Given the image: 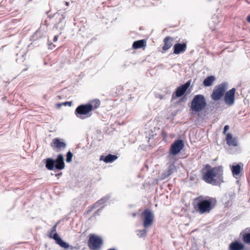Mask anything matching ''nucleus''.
<instances>
[{
    "mask_svg": "<svg viewBox=\"0 0 250 250\" xmlns=\"http://www.w3.org/2000/svg\"><path fill=\"white\" fill-rule=\"evenodd\" d=\"M137 235L140 238L145 237L146 235L147 231L146 229H138L136 231Z\"/></svg>",
    "mask_w": 250,
    "mask_h": 250,
    "instance_id": "nucleus-26",
    "label": "nucleus"
},
{
    "mask_svg": "<svg viewBox=\"0 0 250 250\" xmlns=\"http://www.w3.org/2000/svg\"><path fill=\"white\" fill-rule=\"evenodd\" d=\"M58 37H59L58 35H56L54 36V39H53L54 42H56L58 41Z\"/></svg>",
    "mask_w": 250,
    "mask_h": 250,
    "instance_id": "nucleus-31",
    "label": "nucleus"
},
{
    "mask_svg": "<svg viewBox=\"0 0 250 250\" xmlns=\"http://www.w3.org/2000/svg\"><path fill=\"white\" fill-rule=\"evenodd\" d=\"M143 219V226L145 228L150 227L153 222L154 216L152 211L149 209H145L141 214Z\"/></svg>",
    "mask_w": 250,
    "mask_h": 250,
    "instance_id": "nucleus-6",
    "label": "nucleus"
},
{
    "mask_svg": "<svg viewBox=\"0 0 250 250\" xmlns=\"http://www.w3.org/2000/svg\"><path fill=\"white\" fill-rule=\"evenodd\" d=\"M145 45L146 42L144 40H142L134 42L133 43L132 47L134 49H138L143 47Z\"/></svg>",
    "mask_w": 250,
    "mask_h": 250,
    "instance_id": "nucleus-24",
    "label": "nucleus"
},
{
    "mask_svg": "<svg viewBox=\"0 0 250 250\" xmlns=\"http://www.w3.org/2000/svg\"><path fill=\"white\" fill-rule=\"evenodd\" d=\"M55 16L58 19L56 24V28L62 29L65 25L64 17L63 15L55 14Z\"/></svg>",
    "mask_w": 250,
    "mask_h": 250,
    "instance_id": "nucleus-18",
    "label": "nucleus"
},
{
    "mask_svg": "<svg viewBox=\"0 0 250 250\" xmlns=\"http://www.w3.org/2000/svg\"><path fill=\"white\" fill-rule=\"evenodd\" d=\"M102 244V239L95 235H91L88 242V247L91 250H98Z\"/></svg>",
    "mask_w": 250,
    "mask_h": 250,
    "instance_id": "nucleus-9",
    "label": "nucleus"
},
{
    "mask_svg": "<svg viewBox=\"0 0 250 250\" xmlns=\"http://www.w3.org/2000/svg\"><path fill=\"white\" fill-rule=\"evenodd\" d=\"M62 172H60V173H58V174H55V176H56V177H59V176H60L61 175H62Z\"/></svg>",
    "mask_w": 250,
    "mask_h": 250,
    "instance_id": "nucleus-33",
    "label": "nucleus"
},
{
    "mask_svg": "<svg viewBox=\"0 0 250 250\" xmlns=\"http://www.w3.org/2000/svg\"><path fill=\"white\" fill-rule=\"evenodd\" d=\"M243 240L245 243L250 244V232L243 235Z\"/></svg>",
    "mask_w": 250,
    "mask_h": 250,
    "instance_id": "nucleus-27",
    "label": "nucleus"
},
{
    "mask_svg": "<svg viewBox=\"0 0 250 250\" xmlns=\"http://www.w3.org/2000/svg\"><path fill=\"white\" fill-rule=\"evenodd\" d=\"M242 164H238L235 166H232L231 168L232 173L233 175H238L241 171V166Z\"/></svg>",
    "mask_w": 250,
    "mask_h": 250,
    "instance_id": "nucleus-25",
    "label": "nucleus"
},
{
    "mask_svg": "<svg viewBox=\"0 0 250 250\" xmlns=\"http://www.w3.org/2000/svg\"><path fill=\"white\" fill-rule=\"evenodd\" d=\"M215 80V78L213 76H210L207 77L203 81V84L206 86H211L214 81Z\"/></svg>",
    "mask_w": 250,
    "mask_h": 250,
    "instance_id": "nucleus-23",
    "label": "nucleus"
},
{
    "mask_svg": "<svg viewBox=\"0 0 250 250\" xmlns=\"http://www.w3.org/2000/svg\"><path fill=\"white\" fill-rule=\"evenodd\" d=\"M184 144L182 140L175 141L170 147V153L173 155L177 154L184 147Z\"/></svg>",
    "mask_w": 250,
    "mask_h": 250,
    "instance_id": "nucleus-10",
    "label": "nucleus"
},
{
    "mask_svg": "<svg viewBox=\"0 0 250 250\" xmlns=\"http://www.w3.org/2000/svg\"><path fill=\"white\" fill-rule=\"evenodd\" d=\"M108 199V198L107 197H104V198L101 199V200H99L93 205L90 211H91L93 209H95L96 208H100L97 209L95 213H96L97 212H99L104 208L103 205L105 202V201L107 200Z\"/></svg>",
    "mask_w": 250,
    "mask_h": 250,
    "instance_id": "nucleus-14",
    "label": "nucleus"
},
{
    "mask_svg": "<svg viewBox=\"0 0 250 250\" xmlns=\"http://www.w3.org/2000/svg\"><path fill=\"white\" fill-rule=\"evenodd\" d=\"M226 141L229 146H236L238 145V141L236 138L233 137L230 133H228L226 135Z\"/></svg>",
    "mask_w": 250,
    "mask_h": 250,
    "instance_id": "nucleus-17",
    "label": "nucleus"
},
{
    "mask_svg": "<svg viewBox=\"0 0 250 250\" xmlns=\"http://www.w3.org/2000/svg\"><path fill=\"white\" fill-rule=\"evenodd\" d=\"M45 167L48 169L50 170H62L65 167V164L63 155L61 154H59L56 159L52 158L46 159Z\"/></svg>",
    "mask_w": 250,
    "mask_h": 250,
    "instance_id": "nucleus-3",
    "label": "nucleus"
},
{
    "mask_svg": "<svg viewBox=\"0 0 250 250\" xmlns=\"http://www.w3.org/2000/svg\"><path fill=\"white\" fill-rule=\"evenodd\" d=\"M247 21L249 23H250V14L248 15L247 18Z\"/></svg>",
    "mask_w": 250,
    "mask_h": 250,
    "instance_id": "nucleus-32",
    "label": "nucleus"
},
{
    "mask_svg": "<svg viewBox=\"0 0 250 250\" xmlns=\"http://www.w3.org/2000/svg\"><path fill=\"white\" fill-rule=\"evenodd\" d=\"M215 201V199L213 198L200 196L194 200L193 208L200 214L208 213L214 208Z\"/></svg>",
    "mask_w": 250,
    "mask_h": 250,
    "instance_id": "nucleus-1",
    "label": "nucleus"
},
{
    "mask_svg": "<svg viewBox=\"0 0 250 250\" xmlns=\"http://www.w3.org/2000/svg\"><path fill=\"white\" fill-rule=\"evenodd\" d=\"M227 89V84L226 83H221L216 86L211 95V98L214 101L219 100L224 95Z\"/></svg>",
    "mask_w": 250,
    "mask_h": 250,
    "instance_id": "nucleus-8",
    "label": "nucleus"
},
{
    "mask_svg": "<svg viewBox=\"0 0 250 250\" xmlns=\"http://www.w3.org/2000/svg\"><path fill=\"white\" fill-rule=\"evenodd\" d=\"M245 246L243 244L235 241L231 243L228 249V250H244Z\"/></svg>",
    "mask_w": 250,
    "mask_h": 250,
    "instance_id": "nucleus-15",
    "label": "nucleus"
},
{
    "mask_svg": "<svg viewBox=\"0 0 250 250\" xmlns=\"http://www.w3.org/2000/svg\"><path fill=\"white\" fill-rule=\"evenodd\" d=\"M91 111V106H89L87 104L78 106L75 109V114L78 118L84 119L91 116L90 113Z\"/></svg>",
    "mask_w": 250,
    "mask_h": 250,
    "instance_id": "nucleus-5",
    "label": "nucleus"
},
{
    "mask_svg": "<svg viewBox=\"0 0 250 250\" xmlns=\"http://www.w3.org/2000/svg\"><path fill=\"white\" fill-rule=\"evenodd\" d=\"M235 89L233 88L226 93L224 100L227 104L229 106L233 104L235 99Z\"/></svg>",
    "mask_w": 250,
    "mask_h": 250,
    "instance_id": "nucleus-11",
    "label": "nucleus"
},
{
    "mask_svg": "<svg viewBox=\"0 0 250 250\" xmlns=\"http://www.w3.org/2000/svg\"><path fill=\"white\" fill-rule=\"evenodd\" d=\"M59 222H57L55 225L53 226L52 227L50 232L48 234V236L50 238H53L55 240L56 243L60 245L61 247L63 248H68L69 247V245L66 243L64 242L58 235V234L56 233L57 231V227Z\"/></svg>",
    "mask_w": 250,
    "mask_h": 250,
    "instance_id": "nucleus-7",
    "label": "nucleus"
},
{
    "mask_svg": "<svg viewBox=\"0 0 250 250\" xmlns=\"http://www.w3.org/2000/svg\"><path fill=\"white\" fill-rule=\"evenodd\" d=\"M207 167H210V166L209 165H207Z\"/></svg>",
    "mask_w": 250,
    "mask_h": 250,
    "instance_id": "nucleus-39",
    "label": "nucleus"
},
{
    "mask_svg": "<svg viewBox=\"0 0 250 250\" xmlns=\"http://www.w3.org/2000/svg\"><path fill=\"white\" fill-rule=\"evenodd\" d=\"M223 169L218 166L208 170L203 175V180L207 183L217 186L223 182Z\"/></svg>",
    "mask_w": 250,
    "mask_h": 250,
    "instance_id": "nucleus-2",
    "label": "nucleus"
},
{
    "mask_svg": "<svg viewBox=\"0 0 250 250\" xmlns=\"http://www.w3.org/2000/svg\"><path fill=\"white\" fill-rule=\"evenodd\" d=\"M25 54L26 53H25V50H23V51H21V52L17 53V55L18 56V55H20V56H21V57L22 58V59L21 60H22V61H23V60H24V58H23V57H24V55H25Z\"/></svg>",
    "mask_w": 250,
    "mask_h": 250,
    "instance_id": "nucleus-29",
    "label": "nucleus"
},
{
    "mask_svg": "<svg viewBox=\"0 0 250 250\" xmlns=\"http://www.w3.org/2000/svg\"><path fill=\"white\" fill-rule=\"evenodd\" d=\"M176 167L174 164V162H172L170 164L168 167L167 168V171H166L164 173V178L168 177L171 174H172L175 171H176Z\"/></svg>",
    "mask_w": 250,
    "mask_h": 250,
    "instance_id": "nucleus-21",
    "label": "nucleus"
},
{
    "mask_svg": "<svg viewBox=\"0 0 250 250\" xmlns=\"http://www.w3.org/2000/svg\"><path fill=\"white\" fill-rule=\"evenodd\" d=\"M100 101L99 99H96L91 101L88 105L91 106V111L98 108L100 105Z\"/></svg>",
    "mask_w": 250,
    "mask_h": 250,
    "instance_id": "nucleus-22",
    "label": "nucleus"
},
{
    "mask_svg": "<svg viewBox=\"0 0 250 250\" xmlns=\"http://www.w3.org/2000/svg\"><path fill=\"white\" fill-rule=\"evenodd\" d=\"M190 82L188 81L185 84L178 87L175 91V95L177 97L183 96L190 85Z\"/></svg>",
    "mask_w": 250,
    "mask_h": 250,
    "instance_id": "nucleus-12",
    "label": "nucleus"
},
{
    "mask_svg": "<svg viewBox=\"0 0 250 250\" xmlns=\"http://www.w3.org/2000/svg\"><path fill=\"white\" fill-rule=\"evenodd\" d=\"M187 48L186 43H176L173 46V53L179 54L185 51Z\"/></svg>",
    "mask_w": 250,
    "mask_h": 250,
    "instance_id": "nucleus-16",
    "label": "nucleus"
},
{
    "mask_svg": "<svg viewBox=\"0 0 250 250\" xmlns=\"http://www.w3.org/2000/svg\"><path fill=\"white\" fill-rule=\"evenodd\" d=\"M118 158V157L115 155L108 154L107 156H104V155H102L100 157V160H103L104 162L108 163H112L116 160Z\"/></svg>",
    "mask_w": 250,
    "mask_h": 250,
    "instance_id": "nucleus-19",
    "label": "nucleus"
},
{
    "mask_svg": "<svg viewBox=\"0 0 250 250\" xmlns=\"http://www.w3.org/2000/svg\"><path fill=\"white\" fill-rule=\"evenodd\" d=\"M173 39L170 37H167L165 38L164 42V45L163 47V50L165 51L169 49L172 45Z\"/></svg>",
    "mask_w": 250,
    "mask_h": 250,
    "instance_id": "nucleus-20",
    "label": "nucleus"
},
{
    "mask_svg": "<svg viewBox=\"0 0 250 250\" xmlns=\"http://www.w3.org/2000/svg\"><path fill=\"white\" fill-rule=\"evenodd\" d=\"M72 157H73V154L70 151L67 152V153L66 154V162H67V163L71 162L72 161Z\"/></svg>",
    "mask_w": 250,
    "mask_h": 250,
    "instance_id": "nucleus-28",
    "label": "nucleus"
},
{
    "mask_svg": "<svg viewBox=\"0 0 250 250\" xmlns=\"http://www.w3.org/2000/svg\"><path fill=\"white\" fill-rule=\"evenodd\" d=\"M229 126L228 125H225L224 128V131H223L224 134H226V132L229 130Z\"/></svg>",
    "mask_w": 250,
    "mask_h": 250,
    "instance_id": "nucleus-30",
    "label": "nucleus"
},
{
    "mask_svg": "<svg viewBox=\"0 0 250 250\" xmlns=\"http://www.w3.org/2000/svg\"><path fill=\"white\" fill-rule=\"evenodd\" d=\"M62 105H63V104H62H62H57V106L58 108H60V107H61V106Z\"/></svg>",
    "mask_w": 250,
    "mask_h": 250,
    "instance_id": "nucleus-34",
    "label": "nucleus"
},
{
    "mask_svg": "<svg viewBox=\"0 0 250 250\" xmlns=\"http://www.w3.org/2000/svg\"><path fill=\"white\" fill-rule=\"evenodd\" d=\"M136 215H137L136 213H135V212L131 213V215L133 217H136Z\"/></svg>",
    "mask_w": 250,
    "mask_h": 250,
    "instance_id": "nucleus-35",
    "label": "nucleus"
},
{
    "mask_svg": "<svg viewBox=\"0 0 250 250\" xmlns=\"http://www.w3.org/2000/svg\"><path fill=\"white\" fill-rule=\"evenodd\" d=\"M68 104V102H65V103H62V104H63L64 105Z\"/></svg>",
    "mask_w": 250,
    "mask_h": 250,
    "instance_id": "nucleus-36",
    "label": "nucleus"
},
{
    "mask_svg": "<svg viewBox=\"0 0 250 250\" xmlns=\"http://www.w3.org/2000/svg\"><path fill=\"white\" fill-rule=\"evenodd\" d=\"M40 32H41V31H40V30H39V31H38L36 32V34H37L38 33H39V34H40Z\"/></svg>",
    "mask_w": 250,
    "mask_h": 250,
    "instance_id": "nucleus-37",
    "label": "nucleus"
},
{
    "mask_svg": "<svg viewBox=\"0 0 250 250\" xmlns=\"http://www.w3.org/2000/svg\"><path fill=\"white\" fill-rule=\"evenodd\" d=\"M66 144L62 139L59 138H55L53 140L52 146L58 149H64L66 147Z\"/></svg>",
    "mask_w": 250,
    "mask_h": 250,
    "instance_id": "nucleus-13",
    "label": "nucleus"
},
{
    "mask_svg": "<svg viewBox=\"0 0 250 250\" xmlns=\"http://www.w3.org/2000/svg\"><path fill=\"white\" fill-rule=\"evenodd\" d=\"M207 105L206 99L203 95H195L191 102L190 108L192 111L198 112L203 110Z\"/></svg>",
    "mask_w": 250,
    "mask_h": 250,
    "instance_id": "nucleus-4",
    "label": "nucleus"
},
{
    "mask_svg": "<svg viewBox=\"0 0 250 250\" xmlns=\"http://www.w3.org/2000/svg\"><path fill=\"white\" fill-rule=\"evenodd\" d=\"M69 3L68 2H65V4H66V5L67 6H68V5H69Z\"/></svg>",
    "mask_w": 250,
    "mask_h": 250,
    "instance_id": "nucleus-38",
    "label": "nucleus"
}]
</instances>
